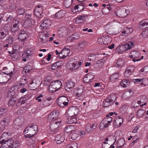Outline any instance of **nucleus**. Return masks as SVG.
I'll return each instance as SVG.
<instances>
[{
	"label": "nucleus",
	"instance_id": "20e7f679",
	"mask_svg": "<svg viewBox=\"0 0 148 148\" xmlns=\"http://www.w3.org/2000/svg\"><path fill=\"white\" fill-rule=\"evenodd\" d=\"M115 14L120 17H123L127 16L129 13L127 7L122 6L117 8L115 11Z\"/></svg>",
	"mask_w": 148,
	"mask_h": 148
},
{
	"label": "nucleus",
	"instance_id": "b1692460",
	"mask_svg": "<svg viewBox=\"0 0 148 148\" xmlns=\"http://www.w3.org/2000/svg\"><path fill=\"white\" fill-rule=\"evenodd\" d=\"M24 119L21 116H19L16 118L14 121V123L15 124L18 125H21L24 122Z\"/></svg>",
	"mask_w": 148,
	"mask_h": 148
},
{
	"label": "nucleus",
	"instance_id": "0eeeda50",
	"mask_svg": "<svg viewBox=\"0 0 148 148\" xmlns=\"http://www.w3.org/2000/svg\"><path fill=\"white\" fill-rule=\"evenodd\" d=\"M62 85L61 82L58 80H56L51 82L49 86V90L53 92L60 89Z\"/></svg>",
	"mask_w": 148,
	"mask_h": 148
},
{
	"label": "nucleus",
	"instance_id": "79ce46f5",
	"mask_svg": "<svg viewBox=\"0 0 148 148\" xmlns=\"http://www.w3.org/2000/svg\"><path fill=\"white\" fill-rule=\"evenodd\" d=\"M9 80V78L7 79L5 77L0 75V83H6Z\"/></svg>",
	"mask_w": 148,
	"mask_h": 148
},
{
	"label": "nucleus",
	"instance_id": "a18cd8bd",
	"mask_svg": "<svg viewBox=\"0 0 148 148\" xmlns=\"http://www.w3.org/2000/svg\"><path fill=\"white\" fill-rule=\"evenodd\" d=\"M71 134V138L73 140H76L78 137V135H79L78 132L76 131H73Z\"/></svg>",
	"mask_w": 148,
	"mask_h": 148
},
{
	"label": "nucleus",
	"instance_id": "69168bd1",
	"mask_svg": "<svg viewBox=\"0 0 148 148\" xmlns=\"http://www.w3.org/2000/svg\"><path fill=\"white\" fill-rule=\"evenodd\" d=\"M78 6L75 5L74 6H73L71 8V10L74 13H76L79 11L78 8L77 9Z\"/></svg>",
	"mask_w": 148,
	"mask_h": 148
},
{
	"label": "nucleus",
	"instance_id": "3c124183",
	"mask_svg": "<svg viewBox=\"0 0 148 148\" xmlns=\"http://www.w3.org/2000/svg\"><path fill=\"white\" fill-rule=\"evenodd\" d=\"M117 143L119 145V148H121L125 143V140L123 138L119 139Z\"/></svg>",
	"mask_w": 148,
	"mask_h": 148
},
{
	"label": "nucleus",
	"instance_id": "39448f33",
	"mask_svg": "<svg viewBox=\"0 0 148 148\" xmlns=\"http://www.w3.org/2000/svg\"><path fill=\"white\" fill-rule=\"evenodd\" d=\"M112 120V118L109 116V114H107L106 117L100 122L99 126V128L103 130L108 127L110 125Z\"/></svg>",
	"mask_w": 148,
	"mask_h": 148
},
{
	"label": "nucleus",
	"instance_id": "338daca9",
	"mask_svg": "<svg viewBox=\"0 0 148 148\" xmlns=\"http://www.w3.org/2000/svg\"><path fill=\"white\" fill-rule=\"evenodd\" d=\"M128 107L127 106L123 105L120 109L121 111L122 112H125L127 110Z\"/></svg>",
	"mask_w": 148,
	"mask_h": 148
},
{
	"label": "nucleus",
	"instance_id": "7ed1b4c3",
	"mask_svg": "<svg viewBox=\"0 0 148 148\" xmlns=\"http://www.w3.org/2000/svg\"><path fill=\"white\" fill-rule=\"evenodd\" d=\"M58 113L56 111H54L51 112L49 115L48 117V120L53 121V124L54 125H56V126H59L61 122L60 119L57 118Z\"/></svg>",
	"mask_w": 148,
	"mask_h": 148
},
{
	"label": "nucleus",
	"instance_id": "bb28decb",
	"mask_svg": "<svg viewBox=\"0 0 148 148\" xmlns=\"http://www.w3.org/2000/svg\"><path fill=\"white\" fill-rule=\"evenodd\" d=\"M0 143L2 144V147H0V148H9V142L8 141V140L2 139Z\"/></svg>",
	"mask_w": 148,
	"mask_h": 148
},
{
	"label": "nucleus",
	"instance_id": "774afa93",
	"mask_svg": "<svg viewBox=\"0 0 148 148\" xmlns=\"http://www.w3.org/2000/svg\"><path fill=\"white\" fill-rule=\"evenodd\" d=\"M32 138H29L27 140V143L28 145H30L33 144L34 139V138L32 139Z\"/></svg>",
	"mask_w": 148,
	"mask_h": 148
},
{
	"label": "nucleus",
	"instance_id": "2f4dec72",
	"mask_svg": "<svg viewBox=\"0 0 148 148\" xmlns=\"http://www.w3.org/2000/svg\"><path fill=\"white\" fill-rule=\"evenodd\" d=\"M105 62V60L103 59H101L97 60L95 63L96 67L97 68H99L102 67L103 65Z\"/></svg>",
	"mask_w": 148,
	"mask_h": 148
},
{
	"label": "nucleus",
	"instance_id": "de8ad7c7",
	"mask_svg": "<svg viewBox=\"0 0 148 148\" xmlns=\"http://www.w3.org/2000/svg\"><path fill=\"white\" fill-rule=\"evenodd\" d=\"M6 119H4L2 121H1L0 124V127L1 129L0 130V131L3 130L6 124Z\"/></svg>",
	"mask_w": 148,
	"mask_h": 148
},
{
	"label": "nucleus",
	"instance_id": "49530a36",
	"mask_svg": "<svg viewBox=\"0 0 148 148\" xmlns=\"http://www.w3.org/2000/svg\"><path fill=\"white\" fill-rule=\"evenodd\" d=\"M112 144H111L110 143H108L107 141L106 140L104 141L102 144V147L103 148H110Z\"/></svg>",
	"mask_w": 148,
	"mask_h": 148
},
{
	"label": "nucleus",
	"instance_id": "f704fd0d",
	"mask_svg": "<svg viewBox=\"0 0 148 148\" xmlns=\"http://www.w3.org/2000/svg\"><path fill=\"white\" fill-rule=\"evenodd\" d=\"M85 17L84 16H79L76 17L75 22L77 24H79L84 20Z\"/></svg>",
	"mask_w": 148,
	"mask_h": 148
},
{
	"label": "nucleus",
	"instance_id": "e433bc0d",
	"mask_svg": "<svg viewBox=\"0 0 148 148\" xmlns=\"http://www.w3.org/2000/svg\"><path fill=\"white\" fill-rule=\"evenodd\" d=\"M65 12V11L60 10L56 14V16L58 18H61L64 16Z\"/></svg>",
	"mask_w": 148,
	"mask_h": 148
},
{
	"label": "nucleus",
	"instance_id": "4be33fe9",
	"mask_svg": "<svg viewBox=\"0 0 148 148\" xmlns=\"http://www.w3.org/2000/svg\"><path fill=\"white\" fill-rule=\"evenodd\" d=\"M28 37L26 32L24 31H22L19 34L18 39L22 41H24Z\"/></svg>",
	"mask_w": 148,
	"mask_h": 148
},
{
	"label": "nucleus",
	"instance_id": "6ab92c4d",
	"mask_svg": "<svg viewBox=\"0 0 148 148\" xmlns=\"http://www.w3.org/2000/svg\"><path fill=\"white\" fill-rule=\"evenodd\" d=\"M67 112L68 114L73 116L78 114L79 110L76 107H72L68 110Z\"/></svg>",
	"mask_w": 148,
	"mask_h": 148
},
{
	"label": "nucleus",
	"instance_id": "473e14b6",
	"mask_svg": "<svg viewBox=\"0 0 148 148\" xmlns=\"http://www.w3.org/2000/svg\"><path fill=\"white\" fill-rule=\"evenodd\" d=\"M105 140L106 141H109L110 143V142H113V145L116 142V137L114 136H111L106 138Z\"/></svg>",
	"mask_w": 148,
	"mask_h": 148
},
{
	"label": "nucleus",
	"instance_id": "f8f14e48",
	"mask_svg": "<svg viewBox=\"0 0 148 148\" xmlns=\"http://www.w3.org/2000/svg\"><path fill=\"white\" fill-rule=\"evenodd\" d=\"M110 38L107 36H103L101 38H99L98 39V42L102 44H108L111 42Z\"/></svg>",
	"mask_w": 148,
	"mask_h": 148
},
{
	"label": "nucleus",
	"instance_id": "37998d69",
	"mask_svg": "<svg viewBox=\"0 0 148 148\" xmlns=\"http://www.w3.org/2000/svg\"><path fill=\"white\" fill-rule=\"evenodd\" d=\"M119 73H116L111 76L110 79L111 81L117 79L119 78Z\"/></svg>",
	"mask_w": 148,
	"mask_h": 148
},
{
	"label": "nucleus",
	"instance_id": "4468645a",
	"mask_svg": "<svg viewBox=\"0 0 148 148\" xmlns=\"http://www.w3.org/2000/svg\"><path fill=\"white\" fill-rule=\"evenodd\" d=\"M19 145V141L15 137H12L10 139V148H17Z\"/></svg>",
	"mask_w": 148,
	"mask_h": 148
},
{
	"label": "nucleus",
	"instance_id": "72a5a7b5",
	"mask_svg": "<svg viewBox=\"0 0 148 148\" xmlns=\"http://www.w3.org/2000/svg\"><path fill=\"white\" fill-rule=\"evenodd\" d=\"M39 38V41L42 42H46L47 40V37L44 36V34H40Z\"/></svg>",
	"mask_w": 148,
	"mask_h": 148
},
{
	"label": "nucleus",
	"instance_id": "9b49d317",
	"mask_svg": "<svg viewBox=\"0 0 148 148\" xmlns=\"http://www.w3.org/2000/svg\"><path fill=\"white\" fill-rule=\"evenodd\" d=\"M12 22L13 27L11 29L12 32H15L19 30L18 26L17 25L19 23V21L17 17L13 18L10 20Z\"/></svg>",
	"mask_w": 148,
	"mask_h": 148
},
{
	"label": "nucleus",
	"instance_id": "ea45409f",
	"mask_svg": "<svg viewBox=\"0 0 148 148\" xmlns=\"http://www.w3.org/2000/svg\"><path fill=\"white\" fill-rule=\"evenodd\" d=\"M139 100L138 101V103L140 104L141 103L145 102L147 100L146 97L145 96L141 95L139 97Z\"/></svg>",
	"mask_w": 148,
	"mask_h": 148
},
{
	"label": "nucleus",
	"instance_id": "6e6d98bb",
	"mask_svg": "<svg viewBox=\"0 0 148 148\" xmlns=\"http://www.w3.org/2000/svg\"><path fill=\"white\" fill-rule=\"evenodd\" d=\"M145 112V111L144 110L141 109L139 110L137 112V115L139 117H142L143 116Z\"/></svg>",
	"mask_w": 148,
	"mask_h": 148
},
{
	"label": "nucleus",
	"instance_id": "dca6fc26",
	"mask_svg": "<svg viewBox=\"0 0 148 148\" xmlns=\"http://www.w3.org/2000/svg\"><path fill=\"white\" fill-rule=\"evenodd\" d=\"M58 33L60 37H65L69 33V31L66 27L62 28L60 30L58 31Z\"/></svg>",
	"mask_w": 148,
	"mask_h": 148
},
{
	"label": "nucleus",
	"instance_id": "e2e57ef3",
	"mask_svg": "<svg viewBox=\"0 0 148 148\" xmlns=\"http://www.w3.org/2000/svg\"><path fill=\"white\" fill-rule=\"evenodd\" d=\"M78 68V66L76 63H73L72 66L70 67V70H75Z\"/></svg>",
	"mask_w": 148,
	"mask_h": 148
},
{
	"label": "nucleus",
	"instance_id": "1a4fd4ad",
	"mask_svg": "<svg viewBox=\"0 0 148 148\" xmlns=\"http://www.w3.org/2000/svg\"><path fill=\"white\" fill-rule=\"evenodd\" d=\"M69 100L68 98L65 96L59 97L57 99V103L59 106L61 108L66 107L68 104Z\"/></svg>",
	"mask_w": 148,
	"mask_h": 148
},
{
	"label": "nucleus",
	"instance_id": "cd10ccee",
	"mask_svg": "<svg viewBox=\"0 0 148 148\" xmlns=\"http://www.w3.org/2000/svg\"><path fill=\"white\" fill-rule=\"evenodd\" d=\"M64 139V137L61 134H58L55 137V141L57 143L60 144L62 142Z\"/></svg>",
	"mask_w": 148,
	"mask_h": 148
},
{
	"label": "nucleus",
	"instance_id": "5fc2aeb1",
	"mask_svg": "<svg viewBox=\"0 0 148 148\" xmlns=\"http://www.w3.org/2000/svg\"><path fill=\"white\" fill-rule=\"evenodd\" d=\"M72 0H65L64 2V5L66 8H68L70 6L72 3Z\"/></svg>",
	"mask_w": 148,
	"mask_h": 148
},
{
	"label": "nucleus",
	"instance_id": "c756f323",
	"mask_svg": "<svg viewBox=\"0 0 148 148\" xmlns=\"http://www.w3.org/2000/svg\"><path fill=\"white\" fill-rule=\"evenodd\" d=\"M134 67L133 65H130L127 67L124 73V75L126 77H129L131 74V69H134Z\"/></svg>",
	"mask_w": 148,
	"mask_h": 148
},
{
	"label": "nucleus",
	"instance_id": "58836bf2",
	"mask_svg": "<svg viewBox=\"0 0 148 148\" xmlns=\"http://www.w3.org/2000/svg\"><path fill=\"white\" fill-rule=\"evenodd\" d=\"M8 132H6V133H3L2 134L0 138V142H1L2 139H5V140H8V141L9 142V139H8Z\"/></svg>",
	"mask_w": 148,
	"mask_h": 148
},
{
	"label": "nucleus",
	"instance_id": "f3484780",
	"mask_svg": "<svg viewBox=\"0 0 148 148\" xmlns=\"http://www.w3.org/2000/svg\"><path fill=\"white\" fill-rule=\"evenodd\" d=\"M70 52V49L67 48L63 49L59 55L60 58L64 59L66 58L69 54Z\"/></svg>",
	"mask_w": 148,
	"mask_h": 148
},
{
	"label": "nucleus",
	"instance_id": "09e8293b",
	"mask_svg": "<svg viewBox=\"0 0 148 148\" xmlns=\"http://www.w3.org/2000/svg\"><path fill=\"white\" fill-rule=\"evenodd\" d=\"M86 75V77L89 78V79H90V80L92 82H94L93 81H94L95 78H94V74L93 73H90Z\"/></svg>",
	"mask_w": 148,
	"mask_h": 148
},
{
	"label": "nucleus",
	"instance_id": "a878e982",
	"mask_svg": "<svg viewBox=\"0 0 148 148\" xmlns=\"http://www.w3.org/2000/svg\"><path fill=\"white\" fill-rule=\"evenodd\" d=\"M31 54V53L30 51L27 50V51H25L22 56L23 61L26 62V58L28 56H30Z\"/></svg>",
	"mask_w": 148,
	"mask_h": 148
},
{
	"label": "nucleus",
	"instance_id": "423d86ee",
	"mask_svg": "<svg viewBox=\"0 0 148 148\" xmlns=\"http://www.w3.org/2000/svg\"><path fill=\"white\" fill-rule=\"evenodd\" d=\"M83 87L82 86H79L77 88V92H74V95L75 96L76 99L80 101L83 100L85 98V96L84 94Z\"/></svg>",
	"mask_w": 148,
	"mask_h": 148
},
{
	"label": "nucleus",
	"instance_id": "6e6552de",
	"mask_svg": "<svg viewBox=\"0 0 148 148\" xmlns=\"http://www.w3.org/2000/svg\"><path fill=\"white\" fill-rule=\"evenodd\" d=\"M32 19L31 18L30 14H27L23 18L21 23L25 27H27L30 26L32 24Z\"/></svg>",
	"mask_w": 148,
	"mask_h": 148
},
{
	"label": "nucleus",
	"instance_id": "8fccbe9b",
	"mask_svg": "<svg viewBox=\"0 0 148 148\" xmlns=\"http://www.w3.org/2000/svg\"><path fill=\"white\" fill-rule=\"evenodd\" d=\"M83 81L85 83H88L91 85H92L94 84V82H92L90 79H89L88 77H86V75H85V77L83 78Z\"/></svg>",
	"mask_w": 148,
	"mask_h": 148
},
{
	"label": "nucleus",
	"instance_id": "9d476101",
	"mask_svg": "<svg viewBox=\"0 0 148 148\" xmlns=\"http://www.w3.org/2000/svg\"><path fill=\"white\" fill-rule=\"evenodd\" d=\"M140 56V53L136 50L132 51L130 52L129 53V58L132 59V61L134 62L141 60V59H139Z\"/></svg>",
	"mask_w": 148,
	"mask_h": 148
},
{
	"label": "nucleus",
	"instance_id": "4d7b16f0",
	"mask_svg": "<svg viewBox=\"0 0 148 148\" xmlns=\"http://www.w3.org/2000/svg\"><path fill=\"white\" fill-rule=\"evenodd\" d=\"M27 78L25 76H23L20 79V85H24L26 83Z\"/></svg>",
	"mask_w": 148,
	"mask_h": 148
},
{
	"label": "nucleus",
	"instance_id": "c85d7f7f",
	"mask_svg": "<svg viewBox=\"0 0 148 148\" xmlns=\"http://www.w3.org/2000/svg\"><path fill=\"white\" fill-rule=\"evenodd\" d=\"M77 119L73 116H70L66 120V122L68 123H77Z\"/></svg>",
	"mask_w": 148,
	"mask_h": 148
},
{
	"label": "nucleus",
	"instance_id": "aec40b11",
	"mask_svg": "<svg viewBox=\"0 0 148 148\" xmlns=\"http://www.w3.org/2000/svg\"><path fill=\"white\" fill-rule=\"evenodd\" d=\"M42 12V7L38 6L35 8L34 14L36 17L40 18L41 17Z\"/></svg>",
	"mask_w": 148,
	"mask_h": 148
},
{
	"label": "nucleus",
	"instance_id": "052dcab7",
	"mask_svg": "<svg viewBox=\"0 0 148 148\" xmlns=\"http://www.w3.org/2000/svg\"><path fill=\"white\" fill-rule=\"evenodd\" d=\"M142 35L144 38H146L148 36V29L143 30L142 32Z\"/></svg>",
	"mask_w": 148,
	"mask_h": 148
},
{
	"label": "nucleus",
	"instance_id": "13d9d810",
	"mask_svg": "<svg viewBox=\"0 0 148 148\" xmlns=\"http://www.w3.org/2000/svg\"><path fill=\"white\" fill-rule=\"evenodd\" d=\"M16 12L18 15H23L25 13V10L23 8H20L16 10Z\"/></svg>",
	"mask_w": 148,
	"mask_h": 148
},
{
	"label": "nucleus",
	"instance_id": "c03bdc74",
	"mask_svg": "<svg viewBox=\"0 0 148 148\" xmlns=\"http://www.w3.org/2000/svg\"><path fill=\"white\" fill-rule=\"evenodd\" d=\"M32 67L29 65H27L23 68V72L25 73L30 72L32 70Z\"/></svg>",
	"mask_w": 148,
	"mask_h": 148
},
{
	"label": "nucleus",
	"instance_id": "393cba45",
	"mask_svg": "<svg viewBox=\"0 0 148 148\" xmlns=\"http://www.w3.org/2000/svg\"><path fill=\"white\" fill-rule=\"evenodd\" d=\"M96 127V125L94 124L88 123L85 125V130L88 132H90Z\"/></svg>",
	"mask_w": 148,
	"mask_h": 148
},
{
	"label": "nucleus",
	"instance_id": "c9c22d12",
	"mask_svg": "<svg viewBox=\"0 0 148 148\" xmlns=\"http://www.w3.org/2000/svg\"><path fill=\"white\" fill-rule=\"evenodd\" d=\"M148 23L144 20L142 21L140 23L138 26L140 29L145 28L148 25Z\"/></svg>",
	"mask_w": 148,
	"mask_h": 148
},
{
	"label": "nucleus",
	"instance_id": "603ef678",
	"mask_svg": "<svg viewBox=\"0 0 148 148\" xmlns=\"http://www.w3.org/2000/svg\"><path fill=\"white\" fill-rule=\"evenodd\" d=\"M37 87L36 84L33 82L30 83L29 85V88L32 90H35Z\"/></svg>",
	"mask_w": 148,
	"mask_h": 148
},
{
	"label": "nucleus",
	"instance_id": "0e129e2a",
	"mask_svg": "<svg viewBox=\"0 0 148 148\" xmlns=\"http://www.w3.org/2000/svg\"><path fill=\"white\" fill-rule=\"evenodd\" d=\"M7 111L6 109L5 108H0V115H4L7 112Z\"/></svg>",
	"mask_w": 148,
	"mask_h": 148
},
{
	"label": "nucleus",
	"instance_id": "7c9ffc66",
	"mask_svg": "<svg viewBox=\"0 0 148 148\" xmlns=\"http://www.w3.org/2000/svg\"><path fill=\"white\" fill-rule=\"evenodd\" d=\"M124 64V61L122 59H119L116 62L115 66L119 68H121Z\"/></svg>",
	"mask_w": 148,
	"mask_h": 148
},
{
	"label": "nucleus",
	"instance_id": "bf43d9fd",
	"mask_svg": "<svg viewBox=\"0 0 148 148\" xmlns=\"http://www.w3.org/2000/svg\"><path fill=\"white\" fill-rule=\"evenodd\" d=\"M79 37V35L78 34H75L72 35L69 38L71 40H73L78 39Z\"/></svg>",
	"mask_w": 148,
	"mask_h": 148
},
{
	"label": "nucleus",
	"instance_id": "f03ea898",
	"mask_svg": "<svg viewBox=\"0 0 148 148\" xmlns=\"http://www.w3.org/2000/svg\"><path fill=\"white\" fill-rule=\"evenodd\" d=\"M135 44L134 41L129 42L123 46H119L115 50V51L119 53H121L130 49L133 47Z\"/></svg>",
	"mask_w": 148,
	"mask_h": 148
},
{
	"label": "nucleus",
	"instance_id": "680f3d73",
	"mask_svg": "<svg viewBox=\"0 0 148 148\" xmlns=\"http://www.w3.org/2000/svg\"><path fill=\"white\" fill-rule=\"evenodd\" d=\"M146 80V79L145 78H142L141 79H134L133 80V81L134 83H136V82H145Z\"/></svg>",
	"mask_w": 148,
	"mask_h": 148
},
{
	"label": "nucleus",
	"instance_id": "864d4df0",
	"mask_svg": "<svg viewBox=\"0 0 148 148\" xmlns=\"http://www.w3.org/2000/svg\"><path fill=\"white\" fill-rule=\"evenodd\" d=\"M42 103L45 107H47L50 105V102L45 98L42 100Z\"/></svg>",
	"mask_w": 148,
	"mask_h": 148
},
{
	"label": "nucleus",
	"instance_id": "2eb2a0df",
	"mask_svg": "<svg viewBox=\"0 0 148 148\" xmlns=\"http://www.w3.org/2000/svg\"><path fill=\"white\" fill-rule=\"evenodd\" d=\"M123 122V119L120 116H116L113 122L114 126L118 127L121 126Z\"/></svg>",
	"mask_w": 148,
	"mask_h": 148
},
{
	"label": "nucleus",
	"instance_id": "4c0bfd02",
	"mask_svg": "<svg viewBox=\"0 0 148 148\" xmlns=\"http://www.w3.org/2000/svg\"><path fill=\"white\" fill-rule=\"evenodd\" d=\"M130 83V82L127 80L123 79L122 80L121 83V86L124 88H125L129 85Z\"/></svg>",
	"mask_w": 148,
	"mask_h": 148
},
{
	"label": "nucleus",
	"instance_id": "f257e3e1",
	"mask_svg": "<svg viewBox=\"0 0 148 148\" xmlns=\"http://www.w3.org/2000/svg\"><path fill=\"white\" fill-rule=\"evenodd\" d=\"M38 130V126L35 124H31L28 125L24 131V134L27 133L29 134L25 135L26 138H30L34 136L36 132Z\"/></svg>",
	"mask_w": 148,
	"mask_h": 148
},
{
	"label": "nucleus",
	"instance_id": "412c9836",
	"mask_svg": "<svg viewBox=\"0 0 148 148\" xmlns=\"http://www.w3.org/2000/svg\"><path fill=\"white\" fill-rule=\"evenodd\" d=\"M133 31L132 28L130 26L127 27L121 33V36H127L132 32Z\"/></svg>",
	"mask_w": 148,
	"mask_h": 148
},
{
	"label": "nucleus",
	"instance_id": "a19ab883",
	"mask_svg": "<svg viewBox=\"0 0 148 148\" xmlns=\"http://www.w3.org/2000/svg\"><path fill=\"white\" fill-rule=\"evenodd\" d=\"M74 129V127L72 125H69L66 127L65 128V130L66 132L67 133H71L74 130L73 129Z\"/></svg>",
	"mask_w": 148,
	"mask_h": 148
},
{
	"label": "nucleus",
	"instance_id": "ddd939ff",
	"mask_svg": "<svg viewBox=\"0 0 148 148\" xmlns=\"http://www.w3.org/2000/svg\"><path fill=\"white\" fill-rule=\"evenodd\" d=\"M113 103L114 100L112 99L111 96H108L103 101V106L104 107H107L110 106Z\"/></svg>",
	"mask_w": 148,
	"mask_h": 148
},
{
	"label": "nucleus",
	"instance_id": "a211bd4d",
	"mask_svg": "<svg viewBox=\"0 0 148 148\" xmlns=\"http://www.w3.org/2000/svg\"><path fill=\"white\" fill-rule=\"evenodd\" d=\"M51 24V22L49 20L45 19L42 21L41 24L39 26V28L41 29H42L48 27Z\"/></svg>",
	"mask_w": 148,
	"mask_h": 148
},
{
	"label": "nucleus",
	"instance_id": "5701e85b",
	"mask_svg": "<svg viewBox=\"0 0 148 148\" xmlns=\"http://www.w3.org/2000/svg\"><path fill=\"white\" fill-rule=\"evenodd\" d=\"M75 84V83L71 80L67 81L66 83L65 88L68 90V89L70 90L72 89Z\"/></svg>",
	"mask_w": 148,
	"mask_h": 148
}]
</instances>
